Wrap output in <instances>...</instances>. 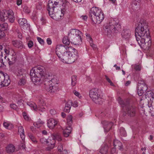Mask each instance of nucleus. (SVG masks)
Listing matches in <instances>:
<instances>
[{"mask_svg":"<svg viewBox=\"0 0 154 154\" xmlns=\"http://www.w3.org/2000/svg\"><path fill=\"white\" fill-rule=\"evenodd\" d=\"M30 75L32 81L37 84L41 83L45 77V68L42 66H38L33 68L30 70Z\"/></svg>","mask_w":154,"mask_h":154,"instance_id":"f257e3e1","label":"nucleus"},{"mask_svg":"<svg viewBox=\"0 0 154 154\" xmlns=\"http://www.w3.org/2000/svg\"><path fill=\"white\" fill-rule=\"evenodd\" d=\"M119 103L122 108L123 115L130 117L134 116L136 114V107L129 104L128 100H123L121 98H118Z\"/></svg>","mask_w":154,"mask_h":154,"instance_id":"f03ea898","label":"nucleus"},{"mask_svg":"<svg viewBox=\"0 0 154 154\" xmlns=\"http://www.w3.org/2000/svg\"><path fill=\"white\" fill-rule=\"evenodd\" d=\"M89 17L94 23H100L104 18V16L101 9L93 7L89 12Z\"/></svg>","mask_w":154,"mask_h":154,"instance_id":"7ed1b4c3","label":"nucleus"},{"mask_svg":"<svg viewBox=\"0 0 154 154\" xmlns=\"http://www.w3.org/2000/svg\"><path fill=\"white\" fill-rule=\"evenodd\" d=\"M120 26L118 20L116 21L114 20H111L104 24L103 29L107 33V35L109 36L112 33H118Z\"/></svg>","mask_w":154,"mask_h":154,"instance_id":"20e7f679","label":"nucleus"},{"mask_svg":"<svg viewBox=\"0 0 154 154\" xmlns=\"http://www.w3.org/2000/svg\"><path fill=\"white\" fill-rule=\"evenodd\" d=\"M148 24L147 22L144 20H141L138 24V26L135 29V36L136 38H138L137 35L141 38L143 37H145L146 35H148L149 32L148 28Z\"/></svg>","mask_w":154,"mask_h":154,"instance_id":"39448f33","label":"nucleus"},{"mask_svg":"<svg viewBox=\"0 0 154 154\" xmlns=\"http://www.w3.org/2000/svg\"><path fill=\"white\" fill-rule=\"evenodd\" d=\"M72 50L75 51V49L72 47L60 45L57 46L55 51L58 57L62 62L63 59L66 56V54L68 53L67 51H69Z\"/></svg>","mask_w":154,"mask_h":154,"instance_id":"423d86ee","label":"nucleus"},{"mask_svg":"<svg viewBox=\"0 0 154 154\" xmlns=\"http://www.w3.org/2000/svg\"><path fill=\"white\" fill-rule=\"evenodd\" d=\"M89 95L93 101L96 104H101L102 103V99L99 94L98 89L94 88L91 90Z\"/></svg>","mask_w":154,"mask_h":154,"instance_id":"0eeeda50","label":"nucleus"},{"mask_svg":"<svg viewBox=\"0 0 154 154\" xmlns=\"http://www.w3.org/2000/svg\"><path fill=\"white\" fill-rule=\"evenodd\" d=\"M58 81L57 79L53 78L51 80L48 81L46 89L48 92L51 93H54L57 91L58 89Z\"/></svg>","mask_w":154,"mask_h":154,"instance_id":"6e6552de","label":"nucleus"},{"mask_svg":"<svg viewBox=\"0 0 154 154\" xmlns=\"http://www.w3.org/2000/svg\"><path fill=\"white\" fill-rule=\"evenodd\" d=\"M68 51V53L66 54V56L63 59V62H65L67 63H71L74 62L78 57L77 55L78 54L77 51L75 49V51L72 50Z\"/></svg>","mask_w":154,"mask_h":154,"instance_id":"1a4fd4ad","label":"nucleus"},{"mask_svg":"<svg viewBox=\"0 0 154 154\" xmlns=\"http://www.w3.org/2000/svg\"><path fill=\"white\" fill-rule=\"evenodd\" d=\"M62 3V0H49L48 3L47 9L50 15L54 14V9Z\"/></svg>","mask_w":154,"mask_h":154,"instance_id":"9d476101","label":"nucleus"},{"mask_svg":"<svg viewBox=\"0 0 154 154\" xmlns=\"http://www.w3.org/2000/svg\"><path fill=\"white\" fill-rule=\"evenodd\" d=\"M40 142L43 144H47V147L46 148V149L47 151H50L53 149L55 146V141L52 139H49L47 140L45 138H41L40 139Z\"/></svg>","mask_w":154,"mask_h":154,"instance_id":"9b49d317","label":"nucleus"},{"mask_svg":"<svg viewBox=\"0 0 154 154\" xmlns=\"http://www.w3.org/2000/svg\"><path fill=\"white\" fill-rule=\"evenodd\" d=\"M137 41L140 46L144 47L145 45V42H148V45H151V41L149 34V33L148 35H146L145 37H143L141 38H137Z\"/></svg>","mask_w":154,"mask_h":154,"instance_id":"f8f14e48","label":"nucleus"},{"mask_svg":"<svg viewBox=\"0 0 154 154\" xmlns=\"http://www.w3.org/2000/svg\"><path fill=\"white\" fill-rule=\"evenodd\" d=\"M42 101V100H40V102L38 103V106L33 102H27V104L32 109L33 108L34 110L36 111L38 110L42 112L45 110L43 106L45 104L44 103H41Z\"/></svg>","mask_w":154,"mask_h":154,"instance_id":"ddd939ff","label":"nucleus"},{"mask_svg":"<svg viewBox=\"0 0 154 154\" xmlns=\"http://www.w3.org/2000/svg\"><path fill=\"white\" fill-rule=\"evenodd\" d=\"M79 34H81V32L78 29H72L70 31V32L68 34V36L69 40H72Z\"/></svg>","mask_w":154,"mask_h":154,"instance_id":"4468645a","label":"nucleus"},{"mask_svg":"<svg viewBox=\"0 0 154 154\" xmlns=\"http://www.w3.org/2000/svg\"><path fill=\"white\" fill-rule=\"evenodd\" d=\"M102 123L103 125V127L105 132H108L111 128L113 124L111 122H108L106 121L102 122Z\"/></svg>","mask_w":154,"mask_h":154,"instance_id":"2eb2a0df","label":"nucleus"},{"mask_svg":"<svg viewBox=\"0 0 154 154\" xmlns=\"http://www.w3.org/2000/svg\"><path fill=\"white\" fill-rule=\"evenodd\" d=\"M121 35L123 38L128 40L131 38V31L129 29H124L122 31Z\"/></svg>","mask_w":154,"mask_h":154,"instance_id":"dca6fc26","label":"nucleus"},{"mask_svg":"<svg viewBox=\"0 0 154 154\" xmlns=\"http://www.w3.org/2000/svg\"><path fill=\"white\" fill-rule=\"evenodd\" d=\"M64 12V9H61V11H59L58 13H56L54 11V14L50 15L49 14V16L53 19L56 20L57 19H60L63 16Z\"/></svg>","mask_w":154,"mask_h":154,"instance_id":"f3484780","label":"nucleus"},{"mask_svg":"<svg viewBox=\"0 0 154 154\" xmlns=\"http://www.w3.org/2000/svg\"><path fill=\"white\" fill-rule=\"evenodd\" d=\"M19 24L24 29L29 27V25L27 23L26 20L25 18H20L18 20Z\"/></svg>","mask_w":154,"mask_h":154,"instance_id":"a211bd4d","label":"nucleus"},{"mask_svg":"<svg viewBox=\"0 0 154 154\" xmlns=\"http://www.w3.org/2000/svg\"><path fill=\"white\" fill-rule=\"evenodd\" d=\"M137 90H142L146 91L147 89V87L144 81L143 80H139L138 82Z\"/></svg>","mask_w":154,"mask_h":154,"instance_id":"6ab92c4d","label":"nucleus"},{"mask_svg":"<svg viewBox=\"0 0 154 154\" xmlns=\"http://www.w3.org/2000/svg\"><path fill=\"white\" fill-rule=\"evenodd\" d=\"M6 13L7 14V17H8V19L11 23H13L14 22L15 20V18L14 16V14L12 10H8L6 12Z\"/></svg>","mask_w":154,"mask_h":154,"instance_id":"aec40b11","label":"nucleus"},{"mask_svg":"<svg viewBox=\"0 0 154 154\" xmlns=\"http://www.w3.org/2000/svg\"><path fill=\"white\" fill-rule=\"evenodd\" d=\"M57 123V122L55 119H51L48 120L47 125L49 128L52 129Z\"/></svg>","mask_w":154,"mask_h":154,"instance_id":"412c9836","label":"nucleus"},{"mask_svg":"<svg viewBox=\"0 0 154 154\" xmlns=\"http://www.w3.org/2000/svg\"><path fill=\"white\" fill-rule=\"evenodd\" d=\"M81 34H79V35H77L75 38H73L71 41L72 43L75 45H78L82 42V39L81 38Z\"/></svg>","mask_w":154,"mask_h":154,"instance_id":"4be33fe9","label":"nucleus"},{"mask_svg":"<svg viewBox=\"0 0 154 154\" xmlns=\"http://www.w3.org/2000/svg\"><path fill=\"white\" fill-rule=\"evenodd\" d=\"M147 94L148 95V96L149 97H151V98L150 99L149 103H151V101L152 100H154V93L152 92H148ZM149 107L150 108V109L151 110V112L153 116H154V109H154L152 107H151V106Z\"/></svg>","mask_w":154,"mask_h":154,"instance_id":"5701e85b","label":"nucleus"},{"mask_svg":"<svg viewBox=\"0 0 154 154\" xmlns=\"http://www.w3.org/2000/svg\"><path fill=\"white\" fill-rule=\"evenodd\" d=\"M147 94L148 95V96L149 97H151V98L150 99L149 103H151V101L152 100H154V93L152 92H148ZM149 107L150 108V109L151 110V112L153 116H154V109H154L152 107H151V106Z\"/></svg>","mask_w":154,"mask_h":154,"instance_id":"b1692460","label":"nucleus"},{"mask_svg":"<svg viewBox=\"0 0 154 154\" xmlns=\"http://www.w3.org/2000/svg\"><path fill=\"white\" fill-rule=\"evenodd\" d=\"M12 44L15 47L21 49L23 48L24 45L22 42L20 41L15 40L12 42Z\"/></svg>","mask_w":154,"mask_h":154,"instance_id":"393cba45","label":"nucleus"},{"mask_svg":"<svg viewBox=\"0 0 154 154\" xmlns=\"http://www.w3.org/2000/svg\"><path fill=\"white\" fill-rule=\"evenodd\" d=\"M15 146L11 144H10L7 146L6 148V152L9 153H12L15 151Z\"/></svg>","mask_w":154,"mask_h":154,"instance_id":"a878e982","label":"nucleus"},{"mask_svg":"<svg viewBox=\"0 0 154 154\" xmlns=\"http://www.w3.org/2000/svg\"><path fill=\"white\" fill-rule=\"evenodd\" d=\"M113 145L115 147L120 150H122L123 148L122 143L118 140H115L114 141Z\"/></svg>","mask_w":154,"mask_h":154,"instance_id":"bb28decb","label":"nucleus"},{"mask_svg":"<svg viewBox=\"0 0 154 154\" xmlns=\"http://www.w3.org/2000/svg\"><path fill=\"white\" fill-rule=\"evenodd\" d=\"M72 128L71 126L67 127L63 131V134L65 137H68L72 131Z\"/></svg>","mask_w":154,"mask_h":154,"instance_id":"cd10ccee","label":"nucleus"},{"mask_svg":"<svg viewBox=\"0 0 154 154\" xmlns=\"http://www.w3.org/2000/svg\"><path fill=\"white\" fill-rule=\"evenodd\" d=\"M8 28V25L7 23H3L0 24V38L2 36V31L7 30Z\"/></svg>","mask_w":154,"mask_h":154,"instance_id":"c85d7f7f","label":"nucleus"},{"mask_svg":"<svg viewBox=\"0 0 154 154\" xmlns=\"http://www.w3.org/2000/svg\"><path fill=\"white\" fill-rule=\"evenodd\" d=\"M18 132L20 134L21 138L22 140H25V135L23 127L22 126H20L18 127Z\"/></svg>","mask_w":154,"mask_h":154,"instance_id":"c756f323","label":"nucleus"},{"mask_svg":"<svg viewBox=\"0 0 154 154\" xmlns=\"http://www.w3.org/2000/svg\"><path fill=\"white\" fill-rule=\"evenodd\" d=\"M108 146L106 145H104L102 146L100 152L102 154H107L108 151Z\"/></svg>","mask_w":154,"mask_h":154,"instance_id":"7c9ffc66","label":"nucleus"},{"mask_svg":"<svg viewBox=\"0 0 154 154\" xmlns=\"http://www.w3.org/2000/svg\"><path fill=\"white\" fill-rule=\"evenodd\" d=\"M17 75L19 78L22 77H23L24 75L26 76L24 70L21 69H19L18 70L17 73Z\"/></svg>","mask_w":154,"mask_h":154,"instance_id":"2f4dec72","label":"nucleus"},{"mask_svg":"<svg viewBox=\"0 0 154 154\" xmlns=\"http://www.w3.org/2000/svg\"><path fill=\"white\" fill-rule=\"evenodd\" d=\"M26 76L24 75L23 77L19 78L20 79L18 82V85L21 86L24 85L26 83Z\"/></svg>","mask_w":154,"mask_h":154,"instance_id":"473e14b6","label":"nucleus"},{"mask_svg":"<svg viewBox=\"0 0 154 154\" xmlns=\"http://www.w3.org/2000/svg\"><path fill=\"white\" fill-rule=\"evenodd\" d=\"M44 122L41 119H39L37 122L33 124L35 127L37 128H39L41 125H43Z\"/></svg>","mask_w":154,"mask_h":154,"instance_id":"72a5a7b5","label":"nucleus"},{"mask_svg":"<svg viewBox=\"0 0 154 154\" xmlns=\"http://www.w3.org/2000/svg\"><path fill=\"white\" fill-rule=\"evenodd\" d=\"M7 59H8L7 62L9 65H12L15 62L16 58L14 56H13L11 59L8 57H7Z\"/></svg>","mask_w":154,"mask_h":154,"instance_id":"f704fd0d","label":"nucleus"},{"mask_svg":"<svg viewBox=\"0 0 154 154\" xmlns=\"http://www.w3.org/2000/svg\"><path fill=\"white\" fill-rule=\"evenodd\" d=\"M52 139H54L55 140V139L57 140L58 141H60L62 140V138L61 136L59 134H55L52 137L51 139L52 140Z\"/></svg>","mask_w":154,"mask_h":154,"instance_id":"c9c22d12","label":"nucleus"},{"mask_svg":"<svg viewBox=\"0 0 154 154\" xmlns=\"http://www.w3.org/2000/svg\"><path fill=\"white\" fill-rule=\"evenodd\" d=\"M69 40H69V39L68 36H65L63 38L62 40V42L64 44H65L66 45H68L70 43Z\"/></svg>","mask_w":154,"mask_h":154,"instance_id":"e433bc0d","label":"nucleus"},{"mask_svg":"<svg viewBox=\"0 0 154 154\" xmlns=\"http://www.w3.org/2000/svg\"><path fill=\"white\" fill-rule=\"evenodd\" d=\"M28 135L30 139L34 143H37V140L32 134L31 133H29Z\"/></svg>","mask_w":154,"mask_h":154,"instance_id":"4c0bfd02","label":"nucleus"},{"mask_svg":"<svg viewBox=\"0 0 154 154\" xmlns=\"http://www.w3.org/2000/svg\"><path fill=\"white\" fill-rule=\"evenodd\" d=\"M77 82V76L75 75H73L71 78V85L72 86H74Z\"/></svg>","mask_w":154,"mask_h":154,"instance_id":"58836bf2","label":"nucleus"},{"mask_svg":"<svg viewBox=\"0 0 154 154\" xmlns=\"http://www.w3.org/2000/svg\"><path fill=\"white\" fill-rule=\"evenodd\" d=\"M119 132L121 136L125 137L126 136V131L125 130L124 128L122 127L120 128L119 129Z\"/></svg>","mask_w":154,"mask_h":154,"instance_id":"ea45409f","label":"nucleus"},{"mask_svg":"<svg viewBox=\"0 0 154 154\" xmlns=\"http://www.w3.org/2000/svg\"><path fill=\"white\" fill-rule=\"evenodd\" d=\"M72 117L71 115H69L67 116V122L69 126H70L72 123Z\"/></svg>","mask_w":154,"mask_h":154,"instance_id":"a19ab883","label":"nucleus"},{"mask_svg":"<svg viewBox=\"0 0 154 154\" xmlns=\"http://www.w3.org/2000/svg\"><path fill=\"white\" fill-rule=\"evenodd\" d=\"M26 39L27 40V45L29 49H31L33 46V41L31 40L28 41L27 38H26Z\"/></svg>","mask_w":154,"mask_h":154,"instance_id":"79ce46f5","label":"nucleus"},{"mask_svg":"<svg viewBox=\"0 0 154 154\" xmlns=\"http://www.w3.org/2000/svg\"><path fill=\"white\" fill-rule=\"evenodd\" d=\"M23 100H22L20 99L18 100L17 102V104L18 105V106L19 107H23Z\"/></svg>","mask_w":154,"mask_h":154,"instance_id":"37998d69","label":"nucleus"},{"mask_svg":"<svg viewBox=\"0 0 154 154\" xmlns=\"http://www.w3.org/2000/svg\"><path fill=\"white\" fill-rule=\"evenodd\" d=\"M72 103V101L71 100H69L66 103L65 106H66V107H68L71 108Z\"/></svg>","mask_w":154,"mask_h":154,"instance_id":"c03bdc74","label":"nucleus"},{"mask_svg":"<svg viewBox=\"0 0 154 154\" xmlns=\"http://www.w3.org/2000/svg\"><path fill=\"white\" fill-rule=\"evenodd\" d=\"M22 140V141L21 142V143L20 145V147L23 149H25V144L24 140Z\"/></svg>","mask_w":154,"mask_h":154,"instance_id":"a18cd8bd","label":"nucleus"},{"mask_svg":"<svg viewBox=\"0 0 154 154\" xmlns=\"http://www.w3.org/2000/svg\"><path fill=\"white\" fill-rule=\"evenodd\" d=\"M37 39L38 42L42 45H43L44 44V40L39 37H37Z\"/></svg>","mask_w":154,"mask_h":154,"instance_id":"49530a36","label":"nucleus"},{"mask_svg":"<svg viewBox=\"0 0 154 154\" xmlns=\"http://www.w3.org/2000/svg\"><path fill=\"white\" fill-rule=\"evenodd\" d=\"M145 46L144 47L140 46V47L144 49H149L151 45H148V42H145Z\"/></svg>","mask_w":154,"mask_h":154,"instance_id":"de8ad7c7","label":"nucleus"},{"mask_svg":"<svg viewBox=\"0 0 154 154\" xmlns=\"http://www.w3.org/2000/svg\"><path fill=\"white\" fill-rule=\"evenodd\" d=\"M145 91L142 90H137L138 94L139 96H141Z\"/></svg>","mask_w":154,"mask_h":154,"instance_id":"09e8293b","label":"nucleus"},{"mask_svg":"<svg viewBox=\"0 0 154 154\" xmlns=\"http://www.w3.org/2000/svg\"><path fill=\"white\" fill-rule=\"evenodd\" d=\"M10 107L16 110L18 107V106L15 104H12L10 105Z\"/></svg>","mask_w":154,"mask_h":154,"instance_id":"8fccbe9b","label":"nucleus"},{"mask_svg":"<svg viewBox=\"0 0 154 154\" xmlns=\"http://www.w3.org/2000/svg\"><path fill=\"white\" fill-rule=\"evenodd\" d=\"M23 10L25 12L27 13H29L30 12L29 9H28V8L26 6L24 7Z\"/></svg>","mask_w":154,"mask_h":154,"instance_id":"3c124183","label":"nucleus"},{"mask_svg":"<svg viewBox=\"0 0 154 154\" xmlns=\"http://www.w3.org/2000/svg\"><path fill=\"white\" fill-rule=\"evenodd\" d=\"M58 151L60 152H61L62 151H63V146L62 145L60 144V145L58 146Z\"/></svg>","mask_w":154,"mask_h":154,"instance_id":"603ef678","label":"nucleus"},{"mask_svg":"<svg viewBox=\"0 0 154 154\" xmlns=\"http://www.w3.org/2000/svg\"><path fill=\"white\" fill-rule=\"evenodd\" d=\"M70 109V108L65 106L64 111L65 112L68 113L69 112Z\"/></svg>","mask_w":154,"mask_h":154,"instance_id":"864d4df0","label":"nucleus"},{"mask_svg":"<svg viewBox=\"0 0 154 154\" xmlns=\"http://www.w3.org/2000/svg\"><path fill=\"white\" fill-rule=\"evenodd\" d=\"M72 105L74 107H77L78 106V103L77 101H75L73 103H72Z\"/></svg>","mask_w":154,"mask_h":154,"instance_id":"5fc2aeb1","label":"nucleus"},{"mask_svg":"<svg viewBox=\"0 0 154 154\" xmlns=\"http://www.w3.org/2000/svg\"><path fill=\"white\" fill-rule=\"evenodd\" d=\"M73 93L76 96L78 97H79L80 96V93L78 92L77 91H73Z\"/></svg>","mask_w":154,"mask_h":154,"instance_id":"6e6d98bb","label":"nucleus"},{"mask_svg":"<svg viewBox=\"0 0 154 154\" xmlns=\"http://www.w3.org/2000/svg\"><path fill=\"white\" fill-rule=\"evenodd\" d=\"M3 125L4 127L6 128H8L9 125V124L6 122H4L3 123Z\"/></svg>","mask_w":154,"mask_h":154,"instance_id":"4d7b16f0","label":"nucleus"},{"mask_svg":"<svg viewBox=\"0 0 154 154\" xmlns=\"http://www.w3.org/2000/svg\"><path fill=\"white\" fill-rule=\"evenodd\" d=\"M116 147L112 148L111 151L112 154H114L115 153H116Z\"/></svg>","mask_w":154,"mask_h":154,"instance_id":"13d9d810","label":"nucleus"},{"mask_svg":"<svg viewBox=\"0 0 154 154\" xmlns=\"http://www.w3.org/2000/svg\"><path fill=\"white\" fill-rule=\"evenodd\" d=\"M16 32H17V35L18 38L20 39L22 37L21 34L19 32L18 30H16Z\"/></svg>","mask_w":154,"mask_h":154,"instance_id":"bf43d9fd","label":"nucleus"},{"mask_svg":"<svg viewBox=\"0 0 154 154\" xmlns=\"http://www.w3.org/2000/svg\"><path fill=\"white\" fill-rule=\"evenodd\" d=\"M23 116L24 119L26 120H28L29 119V117L26 115L25 113H24L23 114Z\"/></svg>","mask_w":154,"mask_h":154,"instance_id":"052dcab7","label":"nucleus"},{"mask_svg":"<svg viewBox=\"0 0 154 154\" xmlns=\"http://www.w3.org/2000/svg\"><path fill=\"white\" fill-rule=\"evenodd\" d=\"M134 69L137 71H139L140 70V68L139 65H136L134 66Z\"/></svg>","mask_w":154,"mask_h":154,"instance_id":"680f3d73","label":"nucleus"},{"mask_svg":"<svg viewBox=\"0 0 154 154\" xmlns=\"http://www.w3.org/2000/svg\"><path fill=\"white\" fill-rule=\"evenodd\" d=\"M60 154H68L67 151L66 149H64L62 151Z\"/></svg>","mask_w":154,"mask_h":154,"instance_id":"e2e57ef3","label":"nucleus"},{"mask_svg":"<svg viewBox=\"0 0 154 154\" xmlns=\"http://www.w3.org/2000/svg\"><path fill=\"white\" fill-rule=\"evenodd\" d=\"M47 44L48 45H50L51 44V39L49 38H48L47 39Z\"/></svg>","mask_w":154,"mask_h":154,"instance_id":"0e129e2a","label":"nucleus"},{"mask_svg":"<svg viewBox=\"0 0 154 154\" xmlns=\"http://www.w3.org/2000/svg\"><path fill=\"white\" fill-rule=\"evenodd\" d=\"M50 112L51 114L52 115H54L56 113V111L53 109L50 110Z\"/></svg>","mask_w":154,"mask_h":154,"instance_id":"69168bd1","label":"nucleus"},{"mask_svg":"<svg viewBox=\"0 0 154 154\" xmlns=\"http://www.w3.org/2000/svg\"><path fill=\"white\" fill-rule=\"evenodd\" d=\"M91 46L92 47L94 50H96L97 49L96 46L93 43H91Z\"/></svg>","mask_w":154,"mask_h":154,"instance_id":"338daca9","label":"nucleus"},{"mask_svg":"<svg viewBox=\"0 0 154 154\" xmlns=\"http://www.w3.org/2000/svg\"><path fill=\"white\" fill-rule=\"evenodd\" d=\"M22 3V0H17V3L18 5L19 6Z\"/></svg>","mask_w":154,"mask_h":154,"instance_id":"774afa93","label":"nucleus"}]
</instances>
